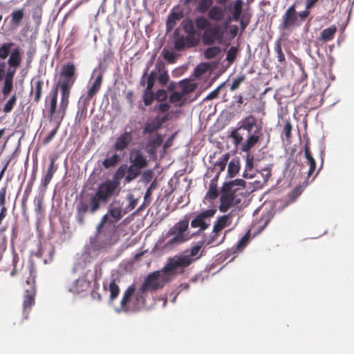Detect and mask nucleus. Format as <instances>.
I'll list each match as a JSON object with an SVG mask.
<instances>
[{"label": "nucleus", "instance_id": "obj_28", "mask_svg": "<svg viewBox=\"0 0 354 354\" xmlns=\"http://www.w3.org/2000/svg\"><path fill=\"white\" fill-rule=\"evenodd\" d=\"M21 62V55L19 48H15L11 53L8 64L11 68H17Z\"/></svg>", "mask_w": 354, "mask_h": 354}, {"label": "nucleus", "instance_id": "obj_56", "mask_svg": "<svg viewBox=\"0 0 354 354\" xmlns=\"http://www.w3.org/2000/svg\"><path fill=\"white\" fill-rule=\"evenodd\" d=\"M281 40V39H279L275 41L274 50L277 53L278 61L279 62H283L285 61V56L282 51Z\"/></svg>", "mask_w": 354, "mask_h": 354}, {"label": "nucleus", "instance_id": "obj_37", "mask_svg": "<svg viewBox=\"0 0 354 354\" xmlns=\"http://www.w3.org/2000/svg\"><path fill=\"white\" fill-rule=\"evenodd\" d=\"M220 231H215L214 227H213V230L212 232V234L210 235L208 240H205V245H218L222 243L225 238V234L222 236L221 239L218 241V236L219 235Z\"/></svg>", "mask_w": 354, "mask_h": 354}, {"label": "nucleus", "instance_id": "obj_22", "mask_svg": "<svg viewBox=\"0 0 354 354\" xmlns=\"http://www.w3.org/2000/svg\"><path fill=\"white\" fill-rule=\"evenodd\" d=\"M219 175L220 171H218L214 177L210 180L209 190L206 194V198L209 200L216 199L218 195L217 190V182Z\"/></svg>", "mask_w": 354, "mask_h": 354}, {"label": "nucleus", "instance_id": "obj_12", "mask_svg": "<svg viewBox=\"0 0 354 354\" xmlns=\"http://www.w3.org/2000/svg\"><path fill=\"white\" fill-rule=\"evenodd\" d=\"M203 43L205 45H212L216 41L221 43L223 41V32L219 26H215L202 35Z\"/></svg>", "mask_w": 354, "mask_h": 354}, {"label": "nucleus", "instance_id": "obj_30", "mask_svg": "<svg viewBox=\"0 0 354 354\" xmlns=\"http://www.w3.org/2000/svg\"><path fill=\"white\" fill-rule=\"evenodd\" d=\"M142 169L134 167L133 165H129L127 175L124 177V183H129L136 179L141 174Z\"/></svg>", "mask_w": 354, "mask_h": 354}, {"label": "nucleus", "instance_id": "obj_27", "mask_svg": "<svg viewBox=\"0 0 354 354\" xmlns=\"http://www.w3.org/2000/svg\"><path fill=\"white\" fill-rule=\"evenodd\" d=\"M233 214L231 212L227 214L219 216L214 225V230L221 232L224 227L228 226L230 223V220Z\"/></svg>", "mask_w": 354, "mask_h": 354}, {"label": "nucleus", "instance_id": "obj_47", "mask_svg": "<svg viewBox=\"0 0 354 354\" xmlns=\"http://www.w3.org/2000/svg\"><path fill=\"white\" fill-rule=\"evenodd\" d=\"M158 80V74L156 70H152L149 73H147V90H151Z\"/></svg>", "mask_w": 354, "mask_h": 354}, {"label": "nucleus", "instance_id": "obj_38", "mask_svg": "<svg viewBox=\"0 0 354 354\" xmlns=\"http://www.w3.org/2000/svg\"><path fill=\"white\" fill-rule=\"evenodd\" d=\"M220 202L230 205L232 207L234 205L239 204L241 202V199L236 198V196H232L231 194L221 192Z\"/></svg>", "mask_w": 354, "mask_h": 354}, {"label": "nucleus", "instance_id": "obj_21", "mask_svg": "<svg viewBox=\"0 0 354 354\" xmlns=\"http://www.w3.org/2000/svg\"><path fill=\"white\" fill-rule=\"evenodd\" d=\"M207 17L214 21H221L224 19V10L221 6H212L207 12Z\"/></svg>", "mask_w": 354, "mask_h": 354}, {"label": "nucleus", "instance_id": "obj_41", "mask_svg": "<svg viewBox=\"0 0 354 354\" xmlns=\"http://www.w3.org/2000/svg\"><path fill=\"white\" fill-rule=\"evenodd\" d=\"M120 160V156L117 154H113L110 158H106L102 161V165L105 169H109L115 167Z\"/></svg>", "mask_w": 354, "mask_h": 354}, {"label": "nucleus", "instance_id": "obj_11", "mask_svg": "<svg viewBox=\"0 0 354 354\" xmlns=\"http://www.w3.org/2000/svg\"><path fill=\"white\" fill-rule=\"evenodd\" d=\"M200 41L198 35L180 36L174 40V48L176 50L181 51L186 48H192L196 46Z\"/></svg>", "mask_w": 354, "mask_h": 354}, {"label": "nucleus", "instance_id": "obj_59", "mask_svg": "<svg viewBox=\"0 0 354 354\" xmlns=\"http://www.w3.org/2000/svg\"><path fill=\"white\" fill-rule=\"evenodd\" d=\"M185 92L173 91L171 93L169 100L170 103H176L180 102L185 95Z\"/></svg>", "mask_w": 354, "mask_h": 354}, {"label": "nucleus", "instance_id": "obj_6", "mask_svg": "<svg viewBox=\"0 0 354 354\" xmlns=\"http://www.w3.org/2000/svg\"><path fill=\"white\" fill-rule=\"evenodd\" d=\"M75 66L73 62H68L62 66L59 73V80L57 86L72 87L74 84L77 75L75 73Z\"/></svg>", "mask_w": 354, "mask_h": 354}, {"label": "nucleus", "instance_id": "obj_9", "mask_svg": "<svg viewBox=\"0 0 354 354\" xmlns=\"http://www.w3.org/2000/svg\"><path fill=\"white\" fill-rule=\"evenodd\" d=\"M298 21V12L296 10L295 4L291 5L285 12L282 17V22L279 26V29L281 30H288L295 26H298L297 24Z\"/></svg>", "mask_w": 354, "mask_h": 354}, {"label": "nucleus", "instance_id": "obj_60", "mask_svg": "<svg viewBox=\"0 0 354 354\" xmlns=\"http://www.w3.org/2000/svg\"><path fill=\"white\" fill-rule=\"evenodd\" d=\"M156 187H157V181H156V179L155 178L151 183L150 185L147 187V190L145 192V196H144L145 201H147V200L150 199L153 191L155 189H156Z\"/></svg>", "mask_w": 354, "mask_h": 354}, {"label": "nucleus", "instance_id": "obj_36", "mask_svg": "<svg viewBox=\"0 0 354 354\" xmlns=\"http://www.w3.org/2000/svg\"><path fill=\"white\" fill-rule=\"evenodd\" d=\"M59 86L62 94L59 107H62V109H66L68 104V98L71 87Z\"/></svg>", "mask_w": 354, "mask_h": 354}, {"label": "nucleus", "instance_id": "obj_39", "mask_svg": "<svg viewBox=\"0 0 354 354\" xmlns=\"http://www.w3.org/2000/svg\"><path fill=\"white\" fill-rule=\"evenodd\" d=\"M140 176V178L138 180V183H142L145 186H147V184L152 182V180L154 177V172L152 169H149L144 171L142 173L141 172Z\"/></svg>", "mask_w": 354, "mask_h": 354}, {"label": "nucleus", "instance_id": "obj_31", "mask_svg": "<svg viewBox=\"0 0 354 354\" xmlns=\"http://www.w3.org/2000/svg\"><path fill=\"white\" fill-rule=\"evenodd\" d=\"M181 25L184 32L187 35V36L196 35L197 32L194 21L192 19L189 17L185 19L182 21Z\"/></svg>", "mask_w": 354, "mask_h": 354}, {"label": "nucleus", "instance_id": "obj_46", "mask_svg": "<svg viewBox=\"0 0 354 354\" xmlns=\"http://www.w3.org/2000/svg\"><path fill=\"white\" fill-rule=\"evenodd\" d=\"M230 158V155L228 153L223 154L214 164V168L216 169L217 167L219 168L218 171L220 173L225 170L228 160Z\"/></svg>", "mask_w": 354, "mask_h": 354}, {"label": "nucleus", "instance_id": "obj_48", "mask_svg": "<svg viewBox=\"0 0 354 354\" xmlns=\"http://www.w3.org/2000/svg\"><path fill=\"white\" fill-rule=\"evenodd\" d=\"M101 203V199L97 196L96 194L91 197V207L90 208L88 207V210L92 214H95L100 209Z\"/></svg>", "mask_w": 354, "mask_h": 354}, {"label": "nucleus", "instance_id": "obj_25", "mask_svg": "<svg viewBox=\"0 0 354 354\" xmlns=\"http://www.w3.org/2000/svg\"><path fill=\"white\" fill-rule=\"evenodd\" d=\"M147 292V290H142V287L136 292L133 302L135 309L140 310L145 306Z\"/></svg>", "mask_w": 354, "mask_h": 354}, {"label": "nucleus", "instance_id": "obj_5", "mask_svg": "<svg viewBox=\"0 0 354 354\" xmlns=\"http://www.w3.org/2000/svg\"><path fill=\"white\" fill-rule=\"evenodd\" d=\"M97 268L94 271L83 270V275L75 280L68 288V291L73 294H80L88 290L91 283L96 279Z\"/></svg>", "mask_w": 354, "mask_h": 354}, {"label": "nucleus", "instance_id": "obj_49", "mask_svg": "<svg viewBox=\"0 0 354 354\" xmlns=\"http://www.w3.org/2000/svg\"><path fill=\"white\" fill-rule=\"evenodd\" d=\"M142 98L145 105L146 106H150L153 103V100H156L155 94L154 92L153 91V89L147 90L146 88L143 93Z\"/></svg>", "mask_w": 354, "mask_h": 354}, {"label": "nucleus", "instance_id": "obj_1", "mask_svg": "<svg viewBox=\"0 0 354 354\" xmlns=\"http://www.w3.org/2000/svg\"><path fill=\"white\" fill-rule=\"evenodd\" d=\"M192 261L189 256H174L169 258L161 270L154 271L146 277L141 286L142 290L153 292L163 288L171 281L174 274L181 272Z\"/></svg>", "mask_w": 354, "mask_h": 354}, {"label": "nucleus", "instance_id": "obj_4", "mask_svg": "<svg viewBox=\"0 0 354 354\" xmlns=\"http://www.w3.org/2000/svg\"><path fill=\"white\" fill-rule=\"evenodd\" d=\"M36 271L32 266L29 268V277L26 279L25 288L24 300L23 303L24 317L28 318V314L26 313L27 308H30L35 304V296L36 294L35 288Z\"/></svg>", "mask_w": 354, "mask_h": 354}, {"label": "nucleus", "instance_id": "obj_32", "mask_svg": "<svg viewBox=\"0 0 354 354\" xmlns=\"http://www.w3.org/2000/svg\"><path fill=\"white\" fill-rule=\"evenodd\" d=\"M208 19L203 15L196 17L194 20L196 31L206 30L210 24Z\"/></svg>", "mask_w": 354, "mask_h": 354}, {"label": "nucleus", "instance_id": "obj_54", "mask_svg": "<svg viewBox=\"0 0 354 354\" xmlns=\"http://www.w3.org/2000/svg\"><path fill=\"white\" fill-rule=\"evenodd\" d=\"M163 58L170 64H173L176 62V55L174 51L166 49L165 48L162 51Z\"/></svg>", "mask_w": 354, "mask_h": 354}, {"label": "nucleus", "instance_id": "obj_62", "mask_svg": "<svg viewBox=\"0 0 354 354\" xmlns=\"http://www.w3.org/2000/svg\"><path fill=\"white\" fill-rule=\"evenodd\" d=\"M154 94L156 100L158 102H164L168 97L167 92L163 88L158 89Z\"/></svg>", "mask_w": 354, "mask_h": 354}, {"label": "nucleus", "instance_id": "obj_51", "mask_svg": "<svg viewBox=\"0 0 354 354\" xmlns=\"http://www.w3.org/2000/svg\"><path fill=\"white\" fill-rule=\"evenodd\" d=\"M238 52V46H232L230 47L229 50L227 52V56L225 58V59L230 64H232L235 61Z\"/></svg>", "mask_w": 354, "mask_h": 354}, {"label": "nucleus", "instance_id": "obj_35", "mask_svg": "<svg viewBox=\"0 0 354 354\" xmlns=\"http://www.w3.org/2000/svg\"><path fill=\"white\" fill-rule=\"evenodd\" d=\"M189 218L187 216H185L183 219L176 223L170 228L171 233H174L173 231H180L185 233L189 227Z\"/></svg>", "mask_w": 354, "mask_h": 354}, {"label": "nucleus", "instance_id": "obj_20", "mask_svg": "<svg viewBox=\"0 0 354 354\" xmlns=\"http://www.w3.org/2000/svg\"><path fill=\"white\" fill-rule=\"evenodd\" d=\"M183 17L182 11L178 12H171L167 16L166 21V29L167 32L171 31L176 24V22L179 21Z\"/></svg>", "mask_w": 354, "mask_h": 354}, {"label": "nucleus", "instance_id": "obj_52", "mask_svg": "<svg viewBox=\"0 0 354 354\" xmlns=\"http://www.w3.org/2000/svg\"><path fill=\"white\" fill-rule=\"evenodd\" d=\"M242 4V0H236V6L234 8V9L232 10L231 13V16L233 18L234 21H237L241 16Z\"/></svg>", "mask_w": 354, "mask_h": 354}, {"label": "nucleus", "instance_id": "obj_40", "mask_svg": "<svg viewBox=\"0 0 354 354\" xmlns=\"http://www.w3.org/2000/svg\"><path fill=\"white\" fill-rule=\"evenodd\" d=\"M109 290L110 292V297H109V305L113 306V300L118 297L120 288L116 284L114 280L111 281L109 285Z\"/></svg>", "mask_w": 354, "mask_h": 354}, {"label": "nucleus", "instance_id": "obj_33", "mask_svg": "<svg viewBox=\"0 0 354 354\" xmlns=\"http://www.w3.org/2000/svg\"><path fill=\"white\" fill-rule=\"evenodd\" d=\"M196 1L198 3L196 10L201 14H205L209 11L214 3L213 0H197Z\"/></svg>", "mask_w": 354, "mask_h": 354}, {"label": "nucleus", "instance_id": "obj_26", "mask_svg": "<svg viewBox=\"0 0 354 354\" xmlns=\"http://www.w3.org/2000/svg\"><path fill=\"white\" fill-rule=\"evenodd\" d=\"M251 237L250 231L248 230L244 236L238 241L235 248L227 251L229 254H234L237 251L242 250L248 244Z\"/></svg>", "mask_w": 354, "mask_h": 354}, {"label": "nucleus", "instance_id": "obj_16", "mask_svg": "<svg viewBox=\"0 0 354 354\" xmlns=\"http://www.w3.org/2000/svg\"><path fill=\"white\" fill-rule=\"evenodd\" d=\"M135 290L136 288L134 285H131L127 288L124 293L120 306L118 307H114L115 311L117 313L129 312V308L127 307V304L131 301L132 296L135 294Z\"/></svg>", "mask_w": 354, "mask_h": 354}, {"label": "nucleus", "instance_id": "obj_43", "mask_svg": "<svg viewBox=\"0 0 354 354\" xmlns=\"http://www.w3.org/2000/svg\"><path fill=\"white\" fill-rule=\"evenodd\" d=\"M205 236H203V238L202 239V240L198 241L196 243V244L193 246L191 250H190V255H188L191 259H193V261H192V263L196 260V259H198V258H200L201 255L197 257L196 258H192L191 257H195L198 254V253L199 252V251L201 250V248L203 247L204 245H205Z\"/></svg>", "mask_w": 354, "mask_h": 354}, {"label": "nucleus", "instance_id": "obj_14", "mask_svg": "<svg viewBox=\"0 0 354 354\" xmlns=\"http://www.w3.org/2000/svg\"><path fill=\"white\" fill-rule=\"evenodd\" d=\"M125 128L124 133L120 134L115 140L113 145V149L117 151H122L128 148L129 145L133 140V134L131 130L127 131Z\"/></svg>", "mask_w": 354, "mask_h": 354}, {"label": "nucleus", "instance_id": "obj_45", "mask_svg": "<svg viewBox=\"0 0 354 354\" xmlns=\"http://www.w3.org/2000/svg\"><path fill=\"white\" fill-rule=\"evenodd\" d=\"M109 216H110V215L108 212L102 216L100 223L96 227L95 232H97V234L102 233V235L106 236V232L104 230V224L108 222L111 223L113 222H114V220L112 221L111 219H110Z\"/></svg>", "mask_w": 354, "mask_h": 354}, {"label": "nucleus", "instance_id": "obj_61", "mask_svg": "<svg viewBox=\"0 0 354 354\" xmlns=\"http://www.w3.org/2000/svg\"><path fill=\"white\" fill-rule=\"evenodd\" d=\"M238 189L239 188H235L233 186L228 185L227 181L223 183L221 192L231 194L232 196H236V192Z\"/></svg>", "mask_w": 354, "mask_h": 354}, {"label": "nucleus", "instance_id": "obj_3", "mask_svg": "<svg viewBox=\"0 0 354 354\" xmlns=\"http://www.w3.org/2000/svg\"><path fill=\"white\" fill-rule=\"evenodd\" d=\"M111 244V239L102 233L95 232L93 236L89 237L88 243H86L82 252V257L84 263L91 262V261L97 257L99 252Z\"/></svg>", "mask_w": 354, "mask_h": 354}, {"label": "nucleus", "instance_id": "obj_64", "mask_svg": "<svg viewBox=\"0 0 354 354\" xmlns=\"http://www.w3.org/2000/svg\"><path fill=\"white\" fill-rule=\"evenodd\" d=\"M128 170V165L127 164L121 165L114 173V175L116 176L118 178L122 180L124 177H125V174Z\"/></svg>", "mask_w": 354, "mask_h": 354}, {"label": "nucleus", "instance_id": "obj_15", "mask_svg": "<svg viewBox=\"0 0 354 354\" xmlns=\"http://www.w3.org/2000/svg\"><path fill=\"white\" fill-rule=\"evenodd\" d=\"M117 192L104 181L99 185L95 194L101 199L102 203H106Z\"/></svg>", "mask_w": 354, "mask_h": 354}, {"label": "nucleus", "instance_id": "obj_63", "mask_svg": "<svg viewBox=\"0 0 354 354\" xmlns=\"http://www.w3.org/2000/svg\"><path fill=\"white\" fill-rule=\"evenodd\" d=\"M170 109V105L168 102H160V103L156 104L153 109L155 111H158L159 113H167Z\"/></svg>", "mask_w": 354, "mask_h": 354}, {"label": "nucleus", "instance_id": "obj_55", "mask_svg": "<svg viewBox=\"0 0 354 354\" xmlns=\"http://www.w3.org/2000/svg\"><path fill=\"white\" fill-rule=\"evenodd\" d=\"M17 102V95L15 93L12 95L10 98L8 100V102L6 103V104L3 106V112L6 113H10L14 108V106L15 105Z\"/></svg>", "mask_w": 354, "mask_h": 354}, {"label": "nucleus", "instance_id": "obj_19", "mask_svg": "<svg viewBox=\"0 0 354 354\" xmlns=\"http://www.w3.org/2000/svg\"><path fill=\"white\" fill-rule=\"evenodd\" d=\"M108 213L115 222L121 219L122 214V204L120 201L115 200L109 204L108 207Z\"/></svg>", "mask_w": 354, "mask_h": 354}, {"label": "nucleus", "instance_id": "obj_29", "mask_svg": "<svg viewBox=\"0 0 354 354\" xmlns=\"http://www.w3.org/2000/svg\"><path fill=\"white\" fill-rule=\"evenodd\" d=\"M241 168L240 160L236 157L232 158L228 164L227 175L230 178H234L239 171Z\"/></svg>", "mask_w": 354, "mask_h": 354}, {"label": "nucleus", "instance_id": "obj_23", "mask_svg": "<svg viewBox=\"0 0 354 354\" xmlns=\"http://www.w3.org/2000/svg\"><path fill=\"white\" fill-rule=\"evenodd\" d=\"M230 137L233 139V143L235 146L242 145L244 137H247L246 131H239L238 129V123L236 127L233 128L230 133Z\"/></svg>", "mask_w": 354, "mask_h": 354}, {"label": "nucleus", "instance_id": "obj_7", "mask_svg": "<svg viewBox=\"0 0 354 354\" xmlns=\"http://www.w3.org/2000/svg\"><path fill=\"white\" fill-rule=\"evenodd\" d=\"M98 72V74L96 75L93 82L89 86L86 95H82L79 101H78V106H82L83 107H86V106L88 104L90 100L99 91L102 82V74L98 71L97 68L93 70L92 73V77H94V75Z\"/></svg>", "mask_w": 354, "mask_h": 354}, {"label": "nucleus", "instance_id": "obj_34", "mask_svg": "<svg viewBox=\"0 0 354 354\" xmlns=\"http://www.w3.org/2000/svg\"><path fill=\"white\" fill-rule=\"evenodd\" d=\"M14 46L15 44L11 41L3 43L0 46V59L3 60L10 55Z\"/></svg>", "mask_w": 354, "mask_h": 354}, {"label": "nucleus", "instance_id": "obj_18", "mask_svg": "<svg viewBox=\"0 0 354 354\" xmlns=\"http://www.w3.org/2000/svg\"><path fill=\"white\" fill-rule=\"evenodd\" d=\"M88 211V205L83 201H80L76 206L75 220L80 226L84 225V219Z\"/></svg>", "mask_w": 354, "mask_h": 354}, {"label": "nucleus", "instance_id": "obj_50", "mask_svg": "<svg viewBox=\"0 0 354 354\" xmlns=\"http://www.w3.org/2000/svg\"><path fill=\"white\" fill-rule=\"evenodd\" d=\"M24 17V12L23 9H18L14 10L11 13V21L15 25H18Z\"/></svg>", "mask_w": 354, "mask_h": 354}, {"label": "nucleus", "instance_id": "obj_2", "mask_svg": "<svg viewBox=\"0 0 354 354\" xmlns=\"http://www.w3.org/2000/svg\"><path fill=\"white\" fill-rule=\"evenodd\" d=\"M238 129L246 131L247 139L241 145V150L248 152L260 140L261 128L257 125V118L252 115L245 117L238 122Z\"/></svg>", "mask_w": 354, "mask_h": 354}, {"label": "nucleus", "instance_id": "obj_53", "mask_svg": "<svg viewBox=\"0 0 354 354\" xmlns=\"http://www.w3.org/2000/svg\"><path fill=\"white\" fill-rule=\"evenodd\" d=\"M66 110V109H62V107H59L58 111L55 113L53 118H50V121L55 125L59 127L64 117Z\"/></svg>", "mask_w": 354, "mask_h": 354}, {"label": "nucleus", "instance_id": "obj_57", "mask_svg": "<svg viewBox=\"0 0 354 354\" xmlns=\"http://www.w3.org/2000/svg\"><path fill=\"white\" fill-rule=\"evenodd\" d=\"M13 88V81L4 80L2 93L4 97L8 96Z\"/></svg>", "mask_w": 354, "mask_h": 354}, {"label": "nucleus", "instance_id": "obj_10", "mask_svg": "<svg viewBox=\"0 0 354 354\" xmlns=\"http://www.w3.org/2000/svg\"><path fill=\"white\" fill-rule=\"evenodd\" d=\"M164 138V135L157 133L154 136H150L147 138L145 150L150 157L156 156L157 149L162 145Z\"/></svg>", "mask_w": 354, "mask_h": 354}, {"label": "nucleus", "instance_id": "obj_42", "mask_svg": "<svg viewBox=\"0 0 354 354\" xmlns=\"http://www.w3.org/2000/svg\"><path fill=\"white\" fill-rule=\"evenodd\" d=\"M336 31L337 28L335 26H330L322 31L320 37L324 41H330L333 38Z\"/></svg>", "mask_w": 354, "mask_h": 354}, {"label": "nucleus", "instance_id": "obj_8", "mask_svg": "<svg viewBox=\"0 0 354 354\" xmlns=\"http://www.w3.org/2000/svg\"><path fill=\"white\" fill-rule=\"evenodd\" d=\"M216 212V209L212 208L203 210L196 216L191 221V227L193 228L199 227L198 231L206 230L210 225V218Z\"/></svg>", "mask_w": 354, "mask_h": 354}, {"label": "nucleus", "instance_id": "obj_17", "mask_svg": "<svg viewBox=\"0 0 354 354\" xmlns=\"http://www.w3.org/2000/svg\"><path fill=\"white\" fill-rule=\"evenodd\" d=\"M174 233H171L170 229L166 234V238L170 236H173L166 243L165 247H169L174 245H179L186 241L189 238L185 233L180 231H173Z\"/></svg>", "mask_w": 354, "mask_h": 354}, {"label": "nucleus", "instance_id": "obj_24", "mask_svg": "<svg viewBox=\"0 0 354 354\" xmlns=\"http://www.w3.org/2000/svg\"><path fill=\"white\" fill-rule=\"evenodd\" d=\"M161 129L160 125L158 124V120L154 118H153L151 120L147 121L142 131V133L143 135L147 134H153L156 132H157L159 129Z\"/></svg>", "mask_w": 354, "mask_h": 354}, {"label": "nucleus", "instance_id": "obj_13", "mask_svg": "<svg viewBox=\"0 0 354 354\" xmlns=\"http://www.w3.org/2000/svg\"><path fill=\"white\" fill-rule=\"evenodd\" d=\"M129 162L131 165H133L140 169L146 168L149 165V160L143 153L138 149H133L129 153Z\"/></svg>", "mask_w": 354, "mask_h": 354}, {"label": "nucleus", "instance_id": "obj_58", "mask_svg": "<svg viewBox=\"0 0 354 354\" xmlns=\"http://www.w3.org/2000/svg\"><path fill=\"white\" fill-rule=\"evenodd\" d=\"M44 82L42 80H38L35 83V97L34 101L37 103L41 98V93H42V86H43Z\"/></svg>", "mask_w": 354, "mask_h": 354}, {"label": "nucleus", "instance_id": "obj_44", "mask_svg": "<svg viewBox=\"0 0 354 354\" xmlns=\"http://www.w3.org/2000/svg\"><path fill=\"white\" fill-rule=\"evenodd\" d=\"M221 52V49L220 47L216 46H211L205 50L204 57L207 59H211L218 55Z\"/></svg>", "mask_w": 354, "mask_h": 354}]
</instances>
